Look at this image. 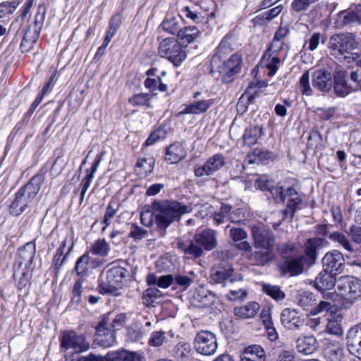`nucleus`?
Returning a JSON list of instances; mask_svg holds the SVG:
<instances>
[{
  "instance_id": "f257e3e1",
  "label": "nucleus",
  "mask_w": 361,
  "mask_h": 361,
  "mask_svg": "<svg viewBox=\"0 0 361 361\" xmlns=\"http://www.w3.org/2000/svg\"><path fill=\"white\" fill-rule=\"evenodd\" d=\"M191 204H183L176 201L154 202L152 210L146 209L140 214L142 225L151 227L154 222L159 229L161 236L166 233V229L176 220H179L185 214L191 212Z\"/></svg>"
},
{
  "instance_id": "f03ea898",
  "label": "nucleus",
  "mask_w": 361,
  "mask_h": 361,
  "mask_svg": "<svg viewBox=\"0 0 361 361\" xmlns=\"http://www.w3.org/2000/svg\"><path fill=\"white\" fill-rule=\"evenodd\" d=\"M358 42L351 32H341L333 35L328 44V48L332 56L343 58L348 63L359 59L360 50Z\"/></svg>"
},
{
  "instance_id": "7ed1b4c3",
  "label": "nucleus",
  "mask_w": 361,
  "mask_h": 361,
  "mask_svg": "<svg viewBox=\"0 0 361 361\" xmlns=\"http://www.w3.org/2000/svg\"><path fill=\"white\" fill-rule=\"evenodd\" d=\"M159 54L169 60L176 66H180L187 56L184 48L173 37L166 38L160 42Z\"/></svg>"
},
{
  "instance_id": "20e7f679",
  "label": "nucleus",
  "mask_w": 361,
  "mask_h": 361,
  "mask_svg": "<svg viewBox=\"0 0 361 361\" xmlns=\"http://www.w3.org/2000/svg\"><path fill=\"white\" fill-rule=\"evenodd\" d=\"M337 289L339 295L353 305L361 297V280L353 276H342L338 281Z\"/></svg>"
},
{
  "instance_id": "39448f33",
  "label": "nucleus",
  "mask_w": 361,
  "mask_h": 361,
  "mask_svg": "<svg viewBox=\"0 0 361 361\" xmlns=\"http://www.w3.org/2000/svg\"><path fill=\"white\" fill-rule=\"evenodd\" d=\"M126 272V269L119 266L111 268L106 272V281L100 285L102 290L105 293L118 295V290L122 286Z\"/></svg>"
},
{
  "instance_id": "423d86ee",
  "label": "nucleus",
  "mask_w": 361,
  "mask_h": 361,
  "mask_svg": "<svg viewBox=\"0 0 361 361\" xmlns=\"http://www.w3.org/2000/svg\"><path fill=\"white\" fill-rule=\"evenodd\" d=\"M194 347L199 354L212 355L218 347L216 337L211 331H201L195 338Z\"/></svg>"
},
{
  "instance_id": "0eeeda50",
  "label": "nucleus",
  "mask_w": 361,
  "mask_h": 361,
  "mask_svg": "<svg viewBox=\"0 0 361 361\" xmlns=\"http://www.w3.org/2000/svg\"><path fill=\"white\" fill-rule=\"evenodd\" d=\"M61 345L66 349H73L76 353H82L90 349V343L83 335H78L73 331H64Z\"/></svg>"
},
{
  "instance_id": "6e6552de",
  "label": "nucleus",
  "mask_w": 361,
  "mask_h": 361,
  "mask_svg": "<svg viewBox=\"0 0 361 361\" xmlns=\"http://www.w3.org/2000/svg\"><path fill=\"white\" fill-rule=\"evenodd\" d=\"M109 315H104L96 326L97 343L104 348H109L116 343L115 331L109 325Z\"/></svg>"
},
{
  "instance_id": "1a4fd4ad",
  "label": "nucleus",
  "mask_w": 361,
  "mask_h": 361,
  "mask_svg": "<svg viewBox=\"0 0 361 361\" xmlns=\"http://www.w3.org/2000/svg\"><path fill=\"white\" fill-rule=\"evenodd\" d=\"M210 278L215 283H223L224 287H230L234 283H241L243 277L240 274H235L231 267L212 269Z\"/></svg>"
},
{
  "instance_id": "9d476101",
  "label": "nucleus",
  "mask_w": 361,
  "mask_h": 361,
  "mask_svg": "<svg viewBox=\"0 0 361 361\" xmlns=\"http://www.w3.org/2000/svg\"><path fill=\"white\" fill-rule=\"evenodd\" d=\"M252 235L256 249L274 250L276 243L274 234L259 226L252 227Z\"/></svg>"
},
{
  "instance_id": "9b49d317",
  "label": "nucleus",
  "mask_w": 361,
  "mask_h": 361,
  "mask_svg": "<svg viewBox=\"0 0 361 361\" xmlns=\"http://www.w3.org/2000/svg\"><path fill=\"white\" fill-rule=\"evenodd\" d=\"M224 62L222 70H211V71L221 74L223 82L228 83L233 80V76L240 71L241 58L238 54H233Z\"/></svg>"
},
{
  "instance_id": "f8f14e48",
  "label": "nucleus",
  "mask_w": 361,
  "mask_h": 361,
  "mask_svg": "<svg viewBox=\"0 0 361 361\" xmlns=\"http://www.w3.org/2000/svg\"><path fill=\"white\" fill-rule=\"evenodd\" d=\"M281 322L286 329L297 331L303 326L305 318L296 309L286 308L281 313Z\"/></svg>"
},
{
  "instance_id": "ddd939ff",
  "label": "nucleus",
  "mask_w": 361,
  "mask_h": 361,
  "mask_svg": "<svg viewBox=\"0 0 361 361\" xmlns=\"http://www.w3.org/2000/svg\"><path fill=\"white\" fill-rule=\"evenodd\" d=\"M322 264L324 270L338 274L344 270L345 259L341 252L334 250L326 253L322 259Z\"/></svg>"
},
{
  "instance_id": "4468645a",
  "label": "nucleus",
  "mask_w": 361,
  "mask_h": 361,
  "mask_svg": "<svg viewBox=\"0 0 361 361\" xmlns=\"http://www.w3.org/2000/svg\"><path fill=\"white\" fill-rule=\"evenodd\" d=\"M232 54L230 38L225 37L216 48V52L211 61V70L223 68L224 61L228 59Z\"/></svg>"
},
{
  "instance_id": "2eb2a0df",
  "label": "nucleus",
  "mask_w": 361,
  "mask_h": 361,
  "mask_svg": "<svg viewBox=\"0 0 361 361\" xmlns=\"http://www.w3.org/2000/svg\"><path fill=\"white\" fill-rule=\"evenodd\" d=\"M225 165V158L221 154L209 157L203 166L195 168L194 173L197 177L211 176Z\"/></svg>"
},
{
  "instance_id": "dca6fc26",
  "label": "nucleus",
  "mask_w": 361,
  "mask_h": 361,
  "mask_svg": "<svg viewBox=\"0 0 361 361\" xmlns=\"http://www.w3.org/2000/svg\"><path fill=\"white\" fill-rule=\"evenodd\" d=\"M312 78L313 87L321 92H329L333 86L332 75L327 70H316L312 73Z\"/></svg>"
},
{
  "instance_id": "f3484780",
  "label": "nucleus",
  "mask_w": 361,
  "mask_h": 361,
  "mask_svg": "<svg viewBox=\"0 0 361 361\" xmlns=\"http://www.w3.org/2000/svg\"><path fill=\"white\" fill-rule=\"evenodd\" d=\"M346 339L350 353L361 360V324L352 326L348 331Z\"/></svg>"
},
{
  "instance_id": "a211bd4d",
  "label": "nucleus",
  "mask_w": 361,
  "mask_h": 361,
  "mask_svg": "<svg viewBox=\"0 0 361 361\" xmlns=\"http://www.w3.org/2000/svg\"><path fill=\"white\" fill-rule=\"evenodd\" d=\"M343 356L344 350L340 343L326 339L323 349V357L326 361H341Z\"/></svg>"
},
{
  "instance_id": "6ab92c4d",
  "label": "nucleus",
  "mask_w": 361,
  "mask_h": 361,
  "mask_svg": "<svg viewBox=\"0 0 361 361\" xmlns=\"http://www.w3.org/2000/svg\"><path fill=\"white\" fill-rule=\"evenodd\" d=\"M193 239L207 251L212 250L217 245L216 233L210 228L195 233Z\"/></svg>"
},
{
  "instance_id": "aec40b11",
  "label": "nucleus",
  "mask_w": 361,
  "mask_h": 361,
  "mask_svg": "<svg viewBox=\"0 0 361 361\" xmlns=\"http://www.w3.org/2000/svg\"><path fill=\"white\" fill-rule=\"evenodd\" d=\"M176 247L190 258H199L204 254L203 248L195 240H183L178 238Z\"/></svg>"
},
{
  "instance_id": "412c9836",
  "label": "nucleus",
  "mask_w": 361,
  "mask_h": 361,
  "mask_svg": "<svg viewBox=\"0 0 361 361\" xmlns=\"http://www.w3.org/2000/svg\"><path fill=\"white\" fill-rule=\"evenodd\" d=\"M336 275L324 269L316 277L314 287L321 292L334 288L336 283Z\"/></svg>"
},
{
  "instance_id": "4be33fe9",
  "label": "nucleus",
  "mask_w": 361,
  "mask_h": 361,
  "mask_svg": "<svg viewBox=\"0 0 361 361\" xmlns=\"http://www.w3.org/2000/svg\"><path fill=\"white\" fill-rule=\"evenodd\" d=\"M327 245V240L322 238H312L307 240L304 245L305 252L312 263L314 262L317 257V251L326 247Z\"/></svg>"
},
{
  "instance_id": "5701e85b",
  "label": "nucleus",
  "mask_w": 361,
  "mask_h": 361,
  "mask_svg": "<svg viewBox=\"0 0 361 361\" xmlns=\"http://www.w3.org/2000/svg\"><path fill=\"white\" fill-rule=\"evenodd\" d=\"M192 297L195 305L202 308L211 307L216 301L215 295L202 286L195 289Z\"/></svg>"
},
{
  "instance_id": "b1692460",
  "label": "nucleus",
  "mask_w": 361,
  "mask_h": 361,
  "mask_svg": "<svg viewBox=\"0 0 361 361\" xmlns=\"http://www.w3.org/2000/svg\"><path fill=\"white\" fill-rule=\"evenodd\" d=\"M295 347L299 353L311 355L317 350L318 343L314 336H300L296 340Z\"/></svg>"
},
{
  "instance_id": "393cba45",
  "label": "nucleus",
  "mask_w": 361,
  "mask_h": 361,
  "mask_svg": "<svg viewBox=\"0 0 361 361\" xmlns=\"http://www.w3.org/2000/svg\"><path fill=\"white\" fill-rule=\"evenodd\" d=\"M240 357V361H265L266 355L260 345H252L245 348Z\"/></svg>"
},
{
  "instance_id": "a878e982",
  "label": "nucleus",
  "mask_w": 361,
  "mask_h": 361,
  "mask_svg": "<svg viewBox=\"0 0 361 361\" xmlns=\"http://www.w3.org/2000/svg\"><path fill=\"white\" fill-rule=\"evenodd\" d=\"M185 156V149L180 142L169 145L166 152V161L169 164H177Z\"/></svg>"
},
{
  "instance_id": "bb28decb",
  "label": "nucleus",
  "mask_w": 361,
  "mask_h": 361,
  "mask_svg": "<svg viewBox=\"0 0 361 361\" xmlns=\"http://www.w3.org/2000/svg\"><path fill=\"white\" fill-rule=\"evenodd\" d=\"M286 195L288 197L286 209L284 210V214L290 215V219L294 216L295 212L302 202V199L297 194L296 191L289 188L286 190Z\"/></svg>"
},
{
  "instance_id": "cd10ccee",
  "label": "nucleus",
  "mask_w": 361,
  "mask_h": 361,
  "mask_svg": "<svg viewBox=\"0 0 361 361\" xmlns=\"http://www.w3.org/2000/svg\"><path fill=\"white\" fill-rule=\"evenodd\" d=\"M213 104L212 99L200 100L186 105L179 114H200L205 112Z\"/></svg>"
},
{
  "instance_id": "c85d7f7f",
  "label": "nucleus",
  "mask_w": 361,
  "mask_h": 361,
  "mask_svg": "<svg viewBox=\"0 0 361 361\" xmlns=\"http://www.w3.org/2000/svg\"><path fill=\"white\" fill-rule=\"evenodd\" d=\"M262 134L263 128L262 126H254L247 128L243 135L244 144L249 147L253 146Z\"/></svg>"
},
{
  "instance_id": "c756f323",
  "label": "nucleus",
  "mask_w": 361,
  "mask_h": 361,
  "mask_svg": "<svg viewBox=\"0 0 361 361\" xmlns=\"http://www.w3.org/2000/svg\"><path fill=\"white\" fill-rule=\"evenodd\" d=\"M303 268V259L302 257L287 260L282 265L283 271L288 273L292 276L301 274Z\"/></svg>"
},
{
  "instance_id": "7c9ffc66",
  "label": "nucleus",
  "mask_w": 361,
  "mask_h": 361,
  "mask_svg": "<svg viewBox=\"0 0 361 361\" xmlns=\"http://www.w3.org/2000/svg\"><path fill=\"white\" fill-rule=\"evenodd\" d=\"M259 310V305L255 302H251L245 305L234 308V314L240 318H250L254 317Z\"/></svg>"
},
{
  "instance_id": "2f4dec72",
  "label": "nucleus",
  "mask_w": 361,
  "mask_h": 361,
  "mask_svg": "<svg viewBox=\"0 0 361 361\" xmlns=\"http://www.w3.org/2000/svg\"><path fill=\"white\" fill-rule=\"evenodd\" d=\"M183 19L180 16L178 17H171L166 18L161 23V26L163 29L171 34V35H177L178 32L181 30Z\"/></svg>"
},
{
  "instance_id": "473e14b6",
  "label": "nucleus",
  "mask_w": 361,
  "mask_h": 361,
  "mask_svg": "<svg viewBox=\"0 0 361 361\" xmlns=\"http://www.w3.org/2000/svg\"><path fill=\"white\" fill-rule=\"evenodd\" d=\"M111 361H141L142 357L137 353L126 350L111 351Z\"/></svg>"
},
{
  "instance_id": "72a5a7b5",
  "label": "nucleus",
  "mask_w": 361,
  "mask_h": 361,
  "mask_svg": "<svg viewBox=\"0 0 361 361\" xmlns=\"http://www.w3.org/2000/svg\"><path fill=\"white\" fill-rule=\"evenodd\" d=\"M191 355L190 345L180 342L173 349V355L178 361H187Z\"/></svg>"
},
{
  "instance_id": "f704fd0d",
  "label": "nucleus",
  "mask_w": 361,
  "mask_h": 361,
  "mask_svg": "<svg viewBox=\"0 0 361 361\" xmlns=\"http://www.w3.org/2000/svg\"><path fill=\"white\" fill-rule=\"evenodd\" d=\"M200 34V30L195 26L185 27L178 34V37L183 43L192 42Z\"/></svg>"
},
{
  "instance_id": "c9c22d12",
  "label": "nucleus",
  "mask_w": 361,
  "mask_h": 361,
  "mask_svg": "<svg viewBox=\"0 0 361 361\" xmlns=\"http://www.w3.org/2000/svg\"><path fill=\"white\" fill-rule=\"evenodd\" d=\"M263 61L269 70L268 75L271 77L274 75L281 63L280 58L276 54L265 53Z\"/></svg>"
},
{
  "instance_id": "e433bc0d",
  "label": "nucleus",
  "mask_w": 361,
  "mask_h": 361,
  "mask_svg": "<svg viewBox=\"0 0 361 361\" xmlns=\"http://www.w3.org/2000/svg\"><path fill=\"white\" fill-rule=\"evenodd\" d=\"M110 251V245L104 239L97 240L91 246L90 252L94 255L106 257Z\"/></svg>"
},
{
  "instance_id": "4c0bfd02",
  "label": "nucleus",
  "mask_w": 361,
  "mask_h": 361,
  "mask_svg": "<svg viewBox=\"0 0 361 361\" xmlns=\"http://www.w3.org/2000/svg\"><path fill=\"white\" fill-rule=\"evenodd\" d=\"M167 343L166 333L164 331H153L148 339V345L151 347L159 348Z\"/></svg>"
},
{
  "instance_id": "58836bf2",
  "label": "nucleus",
  "mask_w": 361,
  "mask_h": 361,
  "mask_svg": "<svg viewBox=\"0 0 361 361\" xmlns=\"http://www.w3.org/2000/svg\"><path fill=\"white\" fill-rule=\"evenodd\" d=\"M329 238L334 243H338L345 250L349 252H353L354 249L350 242L343 233L334 231L329 234Z\"/></svg>"
},
{
  "instance_id": "ea45409f",
  "label": "nucleus",
  "mask_w": 361,
  "mask_h": 361,
  "mask_svg": "<svg viewBox=\"0 0 361 361\" xmlns=\"http://www.w3.org/2000/svg\"><path fill=\"white\" fill-rule=\"evenodd\" d=\"M274 258L273 250H262L255 251L253 259L258 265H265Z\"/></svg>"
},
{
  "instance_id": "a19ab883",
  "label": "nucleus",
  "mask_w": 361,
  "mask_h": 361,
  "mask_svg": "<svg viewBox=\"0 0 361 361\" xmlns=\"http://www.w3.org/2000/svg\"><path fill=\"white\" fill-rule=\"evenodd\" d=\"M262 289L267 295L276 301L282 300L286 297L285 293L278 286L264 284Z\"/></svg>"
},
{
  "instance_id": "79ce46f5",
  "label": "nucleus",
  "mask_w": 361,
  "mask_h": 361,
  "mask_svg": "<svg viewBox=\"0 0 361 361\" xmlns=\"http://www.w3.org/2000/svg\"><path fill=\"white\" fill-rule=\"evenodd\" d=\"M315 300L314 295L311 292L304 291L298 293L297 295L298 305L305 310L311 307Z\"/></svg>"
},
{
  "instance_id": "37998d69",
  "label": "nucleus",
  "mask_w": 361,
  "mask_h": 361,
  "mask_svg": "<svg viewBox=\"0 0 361 361\" xmlns=\"http://www.w3.org/2000/svg\"><path fill=\"white\" fill-rule=\"evenodd\" d=\"M193 279L188 276L176 274L173 276V288H179L180 290H185L192 283Z\"/></svg>"
},
{
  "instance_id": "c03bdc74",
  "label": "nucleus",
  "mask_w": 361,
  "mask_h": 361,
  "mask_svg": "<svg viewBox=\"0 0 361 361\" xmlns=\"http://www.w3.org/2000/svg\"><path fill=\"white\" fill-rule=\"evenodd\" d=\"M39 37L38 27L36 23L27 28L24 34V42L30 49L32 44L36 42Z\"/></svg>"
},
{
  "instance_id": "a18cd8bd",
  "label": "nucleus",
  "mask_w": 361,
  "mask_h": 361,
  "mask_svg": "<svg viewBox=\"0 0 361 361\" xmlns=\"http://www.w3.org/2000/svg\"><path fill=\"white\" fill-rule=\"evenodd\" d=\"M89 259V254L85 253L77 260L75 270L78 275L83 276L87 274L88 270Z\"/></svg>"
},
{
  "instance_id": "49530a36",
  "label": "nucleus",
  "mask_w": 361,
  "mask_h": 361,
  "mask_svg": "<svg viewBox=\"0 0 361 361\" xmlns=\"http://www.w3.org/2000/svg\"><path fill=\"white\" fill-rule=\"evenodd\" d=\"M43 180V176L39 174L34 176L30 182L24 185V190H30L32 194H37Z\"/></svg>"
},
{
  "instance_id": "de8ad7c7",
  "label": "nucleus",
  "mask_w": 361,
  "mask_h": 361,
  "mask_svg": "<svg viewBox=\"0 0 361 361\" xmlns=\"http://www.w3.org/2000/svg\"><path fill=\"white\" fill-rule=\"evenodd\" d=\"M299 87L301 92L307 96L312 94V89L310 84V74L309 71H306L302 75L300 79Z\"/></svg>"
},
{
  "instance_id": "09e8293b",
  "label": "nucleus",
  "mask_w": 361,
  "mask_h": 361,
  "mask_svg": "<svg viewBox=\"0 0 361 361\" xmlns=\"http://www.w3.org/2000/svg\"><path fill=\"white\" fill-rule=\"evenodd\" d=\"M148 235V231L137 224H132L128 236L134 240H141Z\"/></svg>"
},
{
  "instance_id": "8fccbe9b",
  "label": "nucleus",
  "mask_w": 361,
  "mask_h": 361,
  "mask_svg": "<svg viewBox=\"0 0 361 361\" xmlns=\"http://www.w3.org/2000/svg\"><path fill=\"white\" fill-rule=\"evenodd\" d=\"M229 288V293L226 295V298L231 301L243 300L247 296L246 290L243 289L242 287H238L237 290L233 289V284L230 285V287H227Z\"/></svg>"
},
{
  "instance_id": "3c124183",
  "label": "nucleus",
  "mask_w": 361,
  "mask_h": 361,
  "mask_svg": "<svg viewBox=\"0 0 361 361\" xmlns=\"http://www.w3.org/2000/svg\"><path fill=\"white\" fill-rule=\"evenodd\" d=\"M22 188L19 190L17 193L16 198L12 202L10 207V213L13 216H19L23 212V204H22Z\"/></svg>"
},
{
  "instance_id": "603ef678",
  "label": "nucleus",
  "mask_w": 361,
  "mask_h": 361,
  "mask_svg": "<svg viewBox=\"0 0 361 361\" xmlns=\"http://www.w3.org/2000/svg\"><path fill=\"white\" fill-rule=\"evenodd\" d=\"M136 171L140 175L147 176L152 171V161L146 159H140L136 164Z\"/></svg>"
},
{
  "instance_id": "864d4df0",
  "label": "nucleus",
  "mask_w": 361,
  "mask_h": 361,
  "mask_svg": "<svg viewBox=\"0 0 361 361\" xmlns=\"http://www.w3.org/2000/svg\"><path fill=\"white\" fill-rule=\"evenodd\" d=\"M19 2H3L0 4V18L6 17L8 15L13 13L18 6Z\"/></svg>"
},
{
  "instance_id": "5fc2aeb1",
  "label": "nucleus",
  "mask_w": 361,
  "mask_h": 361,
  "mask_svg": "<svg viewBox=\"0 0 361 361\" xmlns=\"http://www.w3.org/2000/svg\"><path fill=\"white\" fill-rule=\"evenodd\" d=\"M129 102L133 106H147L149 108V96L147 94H137L129 99Z\"/></svg>"
},
{
  "instance_id": "6e6d98bb",
  "label": "nucleus",
  "mask_w": 361,
  "mask_h": 361,
  "mask_svg": "<svg viewBox=\"0 0 361 361\" xmlns=\"http://www.w3.org/2000/svg\"><path fill=\"white\" fill-rule=\"evenodd\" d=\"M160 296V291L157 288H149L143 293L142 300L144 304L146 305H150L153 302L154 298H157Z\"/></svg>"
},
{
  "instance_id": "4d7b16f0",
  "label": "nucleus",
  "mask_w": 361,
  "mask_h": 361,
  "mask_svg": "<svg viewBox=\"0 0 361 361\" xmlns=\"http://www.w3.org/2000/svg\"><path fill=\"white\" fill-rule=\"evenodd\" d=\"M326 331L327 333L336 336H341L343 334V329L338 320L332 319H329L326 326Z\"/></svg>"
},
{
  "instance_id": "13d9d810",
  "label": "nucleus",
  "mask_w": 361,
  "mask_h": 361,
  "mask_svg": "<svg viewBox=\"0 0 361 361\" xmlns=\"http://www.w3.org/2000/svg\"><path fill=\"white\" fill-rule=\"evenodd\" d=\"M332 308L333 305L331 302L322 300L317 305L312 308L310 314L312 315H317L323 312H327L331 310Z\"/></svg>"
},
{
  "instance_id": "bf43d9fd",
  "label": "nucleus",
  "mask_w": 361,
  "mask_h": 361,
  "mask_svg": "<svg viewBox=\"0 0 361 361\" xmlns=\"http://www.w3.org/2000/svg\"><path fill=\"white\" fill-rule=\"evenodd\" d=\"M145 336V332L140 328L130 327L128 330V337L131 341H140Z\"/></svg>"
},
{
  "instance_id": "052dcab7",
  "label": "nucleus",
  "mask_w": 361,
  "mask_h": 361,
  "mask_svg": "<svg viewBox=\"0 0 361 361\" xmlns=\"http://www.w3.org/2000/svg\"><path fill=\"white\" fill-rule=\"evenodd\" d=\"M334 92L336 94L338 97H344L347 96L351 91L353 88L348 86L345 82H334Z\"/></svg>"
},
{
  "instance_id": "680f3d73",
  "label": "nucleus",
  "mask_w": 361,
  "mask_h": 361,
  "mask_svg": "<svg viewBox=\"0 0 361 361\" xmlns=\"http://www.w3.org/2000/svg\"><path fill=\"white\" fill-rule=\"evenodd\" d=\"M229 235L235 243L245 240L247 237V234L244 229L234 227L230 229Z\"/></svg>"
},
{
  "instance_id": "e2e57ef3",
  "label": "nucleus",
  "mask_w": 361,
  "mask_h": 361,
  "mask_svg": "<svg viewBox=\"0 0 361 361\" xmlns=\"http://www.w3.org/2000/svg\"><path fill=\"white\" fill-rule=\"evenodd\" d=\"M317 0H293L291 4L292 8L296 12L305 11Z\"/></svg>"
},
{
  "instance_id": "0e129e2a",
  "label": "nucleus",
  "mask_w": 361,
  "mask_h": 361,
  "mask_svg": "<svg viewBox=\"0 0 361 361\" xmlns=\"http://www.w3.org/2000/svg\"><path fill=\"white\" fill-rule=\"evenodd\" d=\"M78 361H111V353L109 352L104 356L90 353L86 356H81Z\"/></svg>"
},
{
  "instance_id": "69168bd1",
  "label": "nucleus",
  "mask_w": 361,
  "mask_h": 361,
  "mask_svg": "<svg viewBox=\"0 0 361 361\" xmlns=\"http://www.w3.org/2000/svg\"><path fill=\"white\" fill-rule=\"evenodd\" d=\"M195 207V216L200 219H204L209 214H211V206L209 204H196Z\"/></svg>"
},
{
  "instance_id": "338daca9",
  "label": "nucleus",
  "mask_w": 361,
  "mask_h": 361,
  "mask_svg": "<svg viewBox=\"0 0 361 361\" xmlns=\"http://www.w3.org/2000/svg\"><path fill=\"white\" fill-rule=\"evenodd\" d=\"M274 182L269 180L266 176H262L256 179L255 186L262 190H269Z\"/></svg>"
},
{
  "instance_id": "774afa93",
  "label": "nucleus",
  "mask_w": 361,
  "mask_h": 361,
  "mask_svg": "<svg viewBox=\"0 0 361 361\" xmlns=\"http://www.w3.org/2000/svg\"><path fill=\"white\" fill-rule=\"evenodd\" d=\"M348 235L352 240L356 243H361V227L353 225L350 227Z\"/></svg>"
}]
</instances>
